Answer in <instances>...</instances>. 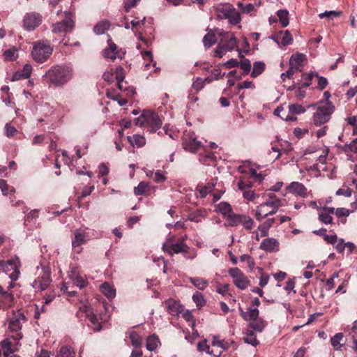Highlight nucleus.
Listing matches in <instances>:
<instances>
[{"instance_id": "obj_1", "label": "nucleus", "mask_w": 357, "mask_h": 357, "mask_svg": "<svg viewBox=\"0 0 357 357\" xmlns=\"http://www.w3.org/2000/svg\"><path fill=\"white\" fill-rule=\"evenodd\" d=\"M72 70L66 66L56 65L43 76V81L54 86H61L72 78Z\"/></svg>"}, {"instance_id": "obj_2", "label": "nucleus", "mask_w": 357, "mask_h": 357, "mask_svg": "<svg viewBox=\"0 0 357 357\" xmlns=\"http://www.w3.org/2000/svg\"><path fill=\"white\" fill-rule=\"evenodd\" d=\"M215 31L220 37V41L214 52L215 56L221 58L226 52H231L237 47V39L232 32L219 29Z\"/></svg>"}, {"instance_id": "obj_3", "label": "nucleus", "mask_w": 357, "mask_h": 357, "mask_svg": "<svg viewBox=\"0 0 357 357\" xmlns=\"http://www.w3.org/2000/svg\"><path fill=\"white\" fill-rule=\"evenodd\" d=\"M335 111V106L331 101L319 102L316 112L314 113L312 120L317 126H320L331 118V114Z\"/></svg>"}, {"instance_id": "obj_4", "label": "nucleus", "mask_w": 357, "mask_h": 357, "mask_svg": "<svg viewBox=\"0 0 357 357\" xmlns=\"http://www.w3.org/2000/svg\"><path fill=\"white\" fill-rule=\"evenodd\" d=\"M240 312L241 317L250 321L248 326L255 331L261 333L266 326V321L259 317V311L257 308H249L247 312L240 308Z\"/></svg>"}, {"instance_id": "obj_5", "label": "nucleus", "mask_w": 357, "mask_h": 357, "mask_svg": "<svg viewBox=\"0 0 357 357\" xmlns=\"http://www.w3.org/2000/svg\"><path fill=\"white\" fill-rule=\"evenodd\" d=\"M21 266L20 258L16 255L10 260H0V268L13 281H16L19 278Z\"/></svg>"}, {"instance_id": "obj_6", "label": "nucleus", "mask_w": 357, "mask_h": 357, "mask_svg": "<svg viewBox=\"0 0 357 357\" xmlns=\"http://www.w3.org/2000/svg\"><path fill=\"white\" fill-rule=\"evenodd\" d=\"M305 59V55L301 53L292 54L289 59V68L285 73H282V79H284V77L291 79L294 73L302 71Z\"/></svg>"}, {"instance_id": "obj_7", "label": "nucleus", "mask_w": 357, "mask_h": 357, "mask_svg": "<svg viewBox=\"0 0 357 357\" xmlns=\"http://www.w3.org/2000/svg\"><path fill=\"white\" fill-rule=\"evenodd\" d=\"M52 51L53 49L49 43L39 41L34 45L31 52V55L36 61L38 63H43L52 54Z\"/></svg>"}, {"instance_id": "obj_8", "label": "nucleus", "mask_w": 357, "mask_h": 357, "mask_svg": "<svg viewBox=\"0 0 357 357\" xmlns=\"http://www.w3.org/2000/svg\"><path fill=\"white\" fill-rule=\"evenodd\" d=\"M26 320V317L22 310H17L13 312V317L9 322L8 328L10 331L17 333L15 337V340H21L22 338L23 335L22 333H20V331L22 324L24 323Z\"/></svg>"}, {"instance_id": "obj_9", "label": "nucleus", "mask_w": 357, "mask_h": 357, "mask_svg": "<svg viewBox=\"0 0 357 357\" xmlns=\"http://www.w3.org/2000/svg\"><path fill=\"white\" fill-rule=\"evenodd\" d=\"M189 249V247L183 242H178L176 243H165L162 245L163 251L167 252L171 256L174 254L183 253L185 255L186 258L194 259L196 257V254L187 255Z\"/></svg>"}, {"instance_id": "obj_10", "label": "nucleus", "mask_w": 357, "mask_h": 357, "mask_svg": "<svg viewBox=\"0 0 357 357\" xmlns=\"http://www.w3.org/2000/svg\"><path fill=\"white\" fill-rule=\"evenodd\" d=\"M75 25L74 16L69 13H65V17L61 22L52 24V32L61 33L70 31Z\"/></svg>"}, {"instance_id": "obj_11", "label": "nucleus", "mask_w": 357, "mask_h": 357, "mask_svg": "<svg viewBox=\"0 0 357 357\" xmlns=\"http://www.w3.org/2000/svg\"><path fill=\"white\" fill-rule=\"evenodd\" d=\"M228 273L232 278L234 284L238 289L244 290L250 285V280L238 268H229Z\"/></svg>"}, {"instance_id": "obj_12", "label": "nucleus", "mask_w": 357, "mask_h": 357, "mask_svg": "<svg viewBox=\"0 0 357 357\" xmlns=\"http://www.w3.org/2000/svg\"><path fill=\"white\" fill-rule=\"evenodd\" d=\"M42 22V17L37 13H26L23 19V26L28 31L34 30Z\"/></svg>"}, {"instance_id": "obj_13", "label": "nucleus", "mask_w": 357, "mask_h": 357, "mask_svg": "<svg viewBox=\"0 0 357 357\" xmlns=\"http://www.w3.org/2000/svg\"><path fill=\"white\" fill-rule=\"evenodd\" d=\"M74 238L72 240V246L75 252L79 253L82 250L81 245L89 241L90 237L86 230L77 229L75 231Z\"/></svg>"}, {"instance_id": "obj_14", "label": "nucleus", "mask_w": 357, "mask_h": 357, "mask_svg": "<svg viewBox=\"0 0 357 357\" xmlns=\"http://www.w3.org/2000/svg\"><path fill=\"white\" fill-rule=\"evenodd\" d=\"M52 282L51 271L49 267L43 268V273L35 280L34 287L41 291L45 290Z\"/></svg>"}, {"instance_id": "obj_15", "label": "nucleus", "mask_w": 357, "mask_h": 357, "mask_svg": "<svg viewBox=\"0 0 357 357\" xmlns=\"http://www.w3.org/2000/svg\"><path fill=\"white\" fill-rule=\"evenodd\" d=\"M146 128H150L152 132H156L162 125V121L158 114L148 110V118L146 120Z\"/></svg>"}, {"instance_id": "obj_16", "label": "nucleus", "mask_w": 357, "mask_h": 357, "mask_svg": "<svg viewBox=\"0 0 357 357\" xmlns=\"http://www.w3.org/2000/svg\"><path fill=\"white\" fill-rule=\"evenodd\" d=\"M273 40L278 45L286 46L291 44L293 41L292 36L289 31H279L272 36Z\"/></svg>"}, {"instance_id": "obj_17", "label": "nucleus", "mask_w": 357, "mask_h": 357, "mask_svg": "<svg viewBox=\"0 0 357 357\" xmlns=\"http://www.w3.org/2000/svg\"><path fill=\"white\" fill-rule=\"evenodd\" d=\"M182 144L185 150L195 153L199 149L201 142L192 136H190L183 137Z\"/></svg>"}, {"instance_id": "obj_18", "label": "nucleus", "mask_w": 357, "mask_h": 357, "mask_svg": "<svg viewBox=\"0 0 357 357\" xmlns=\"http://www.w3.org/2000/svg\"><path fill=\"white\" fill-rule=\"evenodd\" d=\"M287 190L289 192L305 197L307 195V188L305 185L299 182H292L287 187Z\"/></svg>"}, {"instance_id": "obj_19", "label": "nucleus", "mask_w": 357, "mask_h": 357, "mask_svg": "<svg viewBox=\"0 0 357 357\" xmlns=\"http://www.w3.org/2000/svg\"><path fill=\"white\" fill-rule=\"evenodd\" d=\"M165 305L167 312L172 316H178L183 311V306L175 300L168 299Z\"/></svg>"}, {"instance_id": "obj_20", "label": "nucleus", "mask_w": 357, "mask_h": 357, "mask_svg": "<svg viewBox=\"0 0 357 357\" xmlns=\"http://www.w3.org/2000/svg\"><path fill=\"white\" fill-rule=\"evenodd\" d=\"M259 248L268 252H273L279 250V242L273 238H268L264 239Z\"/></svg>"}, {"instance_id": "obj_21", "label": "nucleus", "mask_w": 357, "mask_h": 357, "mask_svg": "<svg viewBox=\"0 0 357 357\" xmlns=\"http://www.w3.org/2000/svg\"><path fill=\"white\" fill-rule=\"evenodd\" d=\"M233 9L234 6L230 3H224L218 5L215 10L219 19H227Z\"/></svg>"}, {"instance_id": "obj_22", "label": "nucleus", "mask_w": 357, "mask_h": 357, "mask_svg": "<svg viewBox=\"0 0 357 357\" xmlns=\"http://www.w3.org/2000/svg\"><path fill=\"white\" fill-rule=\"evenodd\" d=\"M32 71V66L29 63L24 66L22 70H18L15 73L13 77V80H19L20 79H27L31 75Z\"/></svg>"}, {"instance_id": "obj_23", "label": "nucleus", "mask_w": 357, "mask_h": 357, "mask_svg": "<svg viewBox=\"0 0 357 357\" xmlns=\"http://www.w3.org/2000/svg\"><path fill=\"white\" fill-rule=\"evenodd\" d=\"M134 193L135 195H149L151 194L150 185L144 181L140 182L137 187L134 188Z\"/></svg>"}, {"instance_id": "obj_24", "label": "nucleus", "mask_w": 357, "mask_h": 357, "mask_svg": "<svg viewBox=\"0 0 357 357\" xmlns=\"http://www.w3.org/2000/svg\"><path fill=\"white\" fill-rule=\"evenodd\" d=\"M215 211L221 213L223 218H225L233 211V209L229 203L222 202L215 206Z\"/></svg>"}, {"instance_id": "obj_25", "label": "nucleus", "mask_w": 357, "mask_h": 357, "mask_svg": "<svg viewBox=\"0 0 357 357\" xmlns=\"http://www.w3.org/2000/svg\"><path fill=\"white\" fill-rule=\"evenodd\" d=\"M118 54L117 47L112 42L109 43V47L104 50L103 56L107 59L114 60Z\"/></svg>"}, {"instance_id": "obj_26", "label": "nucleus", "mask_w": 357, "mask_h": 357, "mask_svg": "<svg viewBox=\"0 0 357 357\" xmlns=\"http://www.w3.org/2000/svg\"><path fill=\"white\" fill-rule=\"evenodd\" d=\"M243 215L236 214L232 211L229 214L225 219L227 221V224L229 227H235L238 225L242 221Z\"/></svg>"}, {"instance_id": "obj_27", "label": "nucleus", "mask_w": 357, "mask_h": 357, "mask_svg": "<svg viewBox=\"0 0 357 357\" xmlns=\"http://www.w3.org/2000/svg\"><path fill=\"white\" fill-rule=\"evenodd\" d=\"M274 222L275 218H269L258 227V230L260 231V235L261 237H264L268 235V230Z\"/></svg>"}, {"instance_id": "obj_28", "label": "nucleus", "mask_w": 357, "mask_h": 357, "mask_svg": "<svg viewBox=\"0 0 357 357\" xmlns=\"http://www.w3.org/2000/svg\"><path fill=\"white\" fill-rule=\"evenodd\" d=\"M215 34L213 31H209L203 38V43L206 48H209L216 43L217 39Z\"/></svg>"}, {"instance_id": "obj_29", "label": "nucleus", "mask_w": 357, "mask_h": 357, "mask_svg": "<svg viewBox=\"0 0 357 357\" xmlns=\"http://www.w3.org/2000/svg\"><path fill=\"white\" fill-rule=\"evenodd\" d=\"M128 140L132 146H137V147H142L146 144V139L144 137L139 135L128 136Z\"/></svg>"}, {"instance_id": "obj_30", "label": "nucleus", "mask_w": 357, "mask_h": 357, "mask_svg": "<svg viewBox=\"0 0 357 357\" xmlns=\"http://www.w3.org/2000/svg\"><path fill=\"white\" fill-rule=\"evenodd\" d=\"M0 298L2 302L8 307H11L14 303V295L12 291L2 290V293L0 294Z\"/></svg>"}, {"instance_id": "obj_31", "label": "nucleus", "mask_w": 357, "mask_h": 357, "mask_svg": "<svg viewBox=\"0 0 357 357\" xmlns=\"http://www.w3.org/2000/svg\"><path fill=\"white\" fill-rule=\"evenodd\" d=\"M274 114L276 116H278L282 119H284L286 121H294L296 120V117L289 114V112H287L282 107H277V109H275L274 111Z\"/></svg>"}, {"instance_id": "obj_32", "label": "nucleus", "mask_w": 357, "mask_h": 357, "mask_svg": "<svg viewBox=\"0 0 357 357\" xmlns=\"http://www.w3.org/2000/svg\"><path fill=\"white\" fill-rule=\"evenodd\" d=\"M102 293L108 298H112L116 295V291L109 283L105 282L100 286Z\"/></svg>"}, {"instance_id": "obj_33", "label": "nucleus", "mask_w": 357, "mask_h": 357, "mask_svg": "<svg viewBox=\"0 0 357 357\" xmlns=\"http://www.w3.org/2000/svg\"><path fill=\"white\" fill-rule=\"evenodd\" d=\"M189 281L197 289L204 290L208 286V282L202 278H189Z\"/></svg>"}, {"instance_id": "obj_34", "label": "nucleus", "mask_w": 357, "mask_h": 357, "mask_svg": "<svg viewBox=\"0 0 357 357\" xmlns=\"http://www.w3.org/2000/svg\"><path fill=\"white\" fill-rule=\"evenodd\" d=\"M215 183L212 181L211 183H208L206 185L202 187L199 190V197L202 198H204L208 194H212L214 190Z\"/></svg>"}, {"instance_id": "obj_35", "label": "nucleus", "mask_w": 357, "mask_h": 357, "mask_svg": "<svg viewBox=\"0 0 357 357\" xmlns=\"http://www.w3.org/2000/svg\"><path fill=\"white\" fill-rule=\"evenodd\" d=\"M56 357H75V351L68 346H63L60 348Z\"/></svg>"}, {"instance_id": "obj_36", "label": "nucleus", "mask_w": 357, "mask_h": 357, "mask_svg": "<svg viewBox=\"0 0 357 357\" xmlns=\"http://www.w3.org/2000/svg\"><path fill=\"white\" fill-rule=\"evenodd\" d=\"M129 338L134 347L139 348L142 347V338L136 331H131L129 334Z\"/></svg>"}, {"instance_id": "obj_37", "label": "nucleus", "mask_w": 357, "mask_h": 357, "mask_svg": "<svg viewBox=\"0 0 357 357\" xmlns=\"http://www.w3.org/2000/svg\"><path fill=\"white\" fill-rule=\"evenodd\" d=\"M265 70V64L263 62L257 61L254 63L253 70L251 73L252 77H257L261 75Z\"/></svg>"}, {"instance_id": "obj_38", "label": "nucleus", "mask_w": 357, "mask_h": 357, "mask_svg": "<svg viewBox=\"0 0 357 357\" xmlns=\"http://www.w3.org/2000/svg\"><path fill=\"white\" fill-rule=\"evenodd\" d=\"M277 15L282 26L286 27L289 24V12L287 10H279Z\"/></svg>"}, {"instance_id": "obj_39", "label": "nucleus", "mask_w": 357, "mask_h": 357, "mask_svg": "<svg viewBox=\"0 0 357 357\" xmlns=\"http://www.w3.org/2000/svg\"><path fill=\"white\" fill-rule=\"evenodd\" d=\"M110 26V23L108 21H101L94 26V32L97 34L104 33L105 31L108 30Z\"/></svg>"}, {"instance_id": "obj_40", "label": "nucleus", "mask_w": 357, "mask_h": 357, "mask_svg": "<svg viewBox=\"0 0 357 357\" xmlns=\"http://www.w3.org/2000/svg\"><path fill=\"white\" fill-rule=\"evenodd\" d=\"M158 338L155 335H150L146 339V347L149 351H154L158 347Z\"/></svg>"}, {"instance_id": "obj_41", "label": "nucleus", "mask_w": 357, "mask_h": 357, "mask_svg": "<svg viewBox=\"0 0 357 357\" xmlns=\"http://www.w3.org/2000/svg\"><path fill=\"white\" fill-rule=\"evenodd\" d=\"M17 50L15 47H12L3 52V56L5 60L12 61L17 58Z\"/></svg>"}, {"instance_id": "obj_42", "label": "nucleus", "mask_w": 357, "mask_h": 357, "mask_svg": "<svg viewBox=\"0 0 357 357\" xmlns=\"http://www.w3.org/2000/svg\"><path fill=\"white\" fill-rule=\"evenodd\" d=\"M212 79H211L210 77H206L204 80H203L200 77H197L192 84V88L196 91H199L204 88L205 82L210 83Z\"/></svg>"}, {"instance_id": "obj_43", "label": "nucleus", "mask_w": 357, "mask_h": 357, "mask_svg": "<svg viewBox=\"0 0 357 357\" xmlns=\"http://www.w3.org/2000/svg\"><path fill=\"white\" fill-rule=\"evenodd\" d=\"M305 112V109L299 104H291L289 105V113L291 116L301 114Z\"/></svg>"}, {"instance_id": "obj_44", "label": "nucleus", "mask_w": 357, "mask_h": 357, "mask_svg": "<svg viewBox=\"0 0 357 357\" xmlns=\"http://www.w3.org/2000/svg\"><path fill=\"white\" fill-rule=\"evenodd\" d=\"M148 118V110H144L141 114V115L135 119V123L136 126H140V127H145L146 128V120Z\"/></svg>"}, {"instance_id": "obj_45", "label": "nucleus", "mask_w": 357, "mask_h": 357, "mask_svg": "<svg viewBox=\"0 0 357 357\" xmlns=\"http://www.w3.org/2000/svg\"><path fill=\"white\" fill-rule=\"evenodd\" d=\"M241 220L242 221H241L240 224H241L246 230H251L253 228L255 222L250 216L243 215Z\"/></svg>"}, {"instance_id": "obj_46", "label": "nucleus", "mask_w": 357, "mask_h": 357, "mask_svg": "<svg viewBox=\"0 0 357 357\" xmlns=\"http://www.w3.org/2000/svg\"><path fill=\"white\" fill-rule=\"evenodd\" d=\"M89 320L91 323V328L93 331L98 332L100 331L102 328V324L100 322H99L98 318L95 314H91L89 316Z\"/></svg>"}, {"instance_id": "obj_47", "label": "nucleus", "mask_w": 357, "mask_h": 357, "mask_svg": "<svg viewBox=\"0 0 357 357\" xmlns=\"http://www.w3.org/2000/svg\"><path fill=\"white\" fill-rule=\"evenodd\" d=\"M192 300L195 303L197 307L201 308L206 304V301L202 294L197 291L192 296Z\"/></svg>"}, {"instance_id": "obj_48", "label": "nucleus", "mask_w": 357, "mask_h": 357, "mask_svg": "<svg viewBox=\"0 0 357 357\" xmlns=\"http://www.w3.org/2000/svg\"><path fill=\"white\" fill-rule=\"evenodd\" d=\"M343 339V334L341 333H338L335 334L331 340V344L335 349H339L342 346V344L340 343V342Z\"/></svg>"}, {"instance_id": "obj_49", "label": "nucleus", "mask_w": 357, "mask_h": 357, "mask_svg": "<svg viewBox=\"0 0 357 357\" xmlns=\"http://www.w3.org/2000/svg\"><path fill=\"white\" fill-rule=\"evenodd\" d=\"M259 206H264V210L266 207L274 208L275 209L276 208H280L282 206L281 199H266V202L261 204Z\"/></svg>"}, {"instance_id": "obj_50", "label": "nucleus", "mask_w": 357, "mask_h": 357, "mask_svg": "<svg viewBox=\"0 0 357 357\" xmlns=\"http://www.w3.org/2000/svg\"><path fill=\"white\" fill-rule=\"evenodd\" d=\"M315 73L314 72H311L309 73H303L302 75V79L304 80V82L301 84L302 87H308L312 84V80L315 77Z\"/></svg>"}, {"instance_id": "obj_51", "label": "nucleus", "mask_w": 357, "mask_h": 357, "mask_svg": "<svg viewBox=\"0 0 357 357\" xmlns=\"http://www.w3.org/2000/svg\"><path fill=\"white\" fill-rule=\"evenodd\" d=\"M238 66L243 70V75H248L250 73L251 69V63L248 59L243 58V59H241Z\"/></svg>"}, {"instance_id": "obj_52", "label": "nucleus", "mask_w": 357, "mask_h": 357, "mask_svg": "<svg viewBox=\"0 0 357 357\" xmlns=\"http://www.w3.org/2000/svg\"><path fill=\"white\" fill-rule=\"evenodd\" d=\"M319 220L326 225L331 224L333 222V217L323 209H321L319 213Z\"/></svg>"}, {"instance_id": "obj_53", "label": "nucleus", "mask_w": 357, "mask_h": 357, "mask_svg": "<svg viewBox=\"0 0 357 357\" xmlns=\"http://www.w3.org/2000/svg\"><path fill=\"white\" fill-rule=\"evenodd\" d=\"M229 21V22L233 24L236 25L241 21V17L239 13L234 8L232 10V12L230 13V16L227 18Z\"/></svg>"}, {"instance_id": "obj_54", "label": "nucleus", "mask_w": 357, "mask_h": 357, "mask_svg": "<svg viewBox=\"0 0 357 357\" xmlns=\"http://www.w3.org/2000/svg\"><path fill=\"white\" fill-rule=\"evenodd\" d=\"M252 186V182L250 181H248V180L241 179L238 182V188L242 192H244V190H247L251 188Z\"/></svg>"}, {"instance_id": "obj_55", "label": "nucleus", "mask_w": 357, "mask_h": 357, "mask_svg": "<svg viewBox=\"0 0 357 357\" xmlns=\"http://www.w3.org/2000/svg\"><path fill=\"white\" fill-rule=\"evenodd\" d=\"M268 215L267 211L264 209V206H258L255 213V218L258 221H261L262 219L267 217Z\"/></svg>"}, {"instance_id": "obj_56", "label": "nucleus", "mask_w": 357, "mask_h": 357, "mask_svg": "<svg viewBox=\"0 0 357 357\" xmlns=\"http://www.w3.org/2000/svg\"><path fill=\"white\" fill-rule=\"evenodd\" d=\"M240 260L243 262L245 261L248 264V266L250 269H253L255 265L254 259L248 255H243L240 257Z\"/></svg>"}, {"instance_id": "obj_57", "label": "nucleus", "mask_w": 357, "mask_h": 357, "mask_svg": "<svg viewBox=\"0 0 357 357\" xmlns=\"http://www.w3.org/2000/svg\"><path fill=\"white\" fill-rule=\"evenodd\" d=\"M114 76L117 82H123L125 78V73L124 69L121 66H119L115 69V71L114 73Z\"/></svg>"}, {"instance_id": "obj_58", "label": "nucleus", "mask_w": 357, "mask_h": 357, "mask_svg": "<svg viewBox=\"0 0 357 357\" xmlns=\"http://www.w3.org/2000/svg\"><path fill=\"white\" fill-rule=\"evenodd\" d=\"M214 159V155L211 152L205 151V154L199 155V161L204 164L207 163L208 162L213 161Z\"/></svg>"}, {"instance_id": "obj_59", "label": "nucleus", "mask_w": 357, "mask_h": 357, "mask_svg": "<svg viewBox=\"0 0 357 357\" xmlns=\"http://www.w3.org/2000/svg\"><path fill=\"white\" fill-rule=\"evenodd\" d=\"M315 77L318 78V89L324 90L328 84L327 79L324 77L319 76L317 73H315Z\"/></svg>"}, {"instance_id": "obj_60", "label": "nucleus", "mask_w": 357, "mask_h": 357, "mask_svg": "<svg viewBox=\"0 0 357 357\" xmlns=\"http://www.w3.org/2000/svg\"><path fill=\"white\" fill-rule=\"evenodd\" d=\"M243 197L249 201H253L258 195L251 188L243 192Z\"/></svg>"}, {"instance_id": "obj_61", "label": "nucleus", "mask_w": 357, "mask_h": 357, "mask_svg": "<svg viewBox=\"0 0 357 357\" xmlns=\"http://www.w3.org/2000/svg\"><path fill=\"white\" fill-rule=\"evenodd\" d=\"M244 342L256 347L259 344V340L257 339L256 335L255 336H244L243 337Z\"/></svg>"}, {"instance_id": "obj_62", "label": "nucleus", "mask_w": 357, "mask_h": 357, "mask_svg": "<svg viewBox=\"0 0 357 357\" xmlns=\"http://www.w3.org/2000/svg\"><path fill=\"white\" fill-rule=\"evenodd\" d=\"M202 215L201 211H196L189 214L188 220L191 222H199L201 221Z\"/></svg>"}, {"instance_id": "obj_63", "label": "nucleus", "mask_w": 357, "mask_h": 357, "mask_svg": "<svg viewBox=\"0 0 357 357\" xmlns=\"http://www.w3.org/2000/svg\"><path fill=\"white\" fill-rule=\"evenodd\" d=\"M197 349L199 351H206L208 354H212V351L209 349V346L207 344L206 340L199 342L197 344Z\"/></svg>"}, {"instance_id": "obj_64", "label": "nucleus", "mask_w": 357, "mask_h": 357, "mask_svg": "<svg viewBox=\"0 0 357 357\" xmlns=\"http://www.w3.org/2000/svg\"><path fill=\"white\" fill-rule=\"evenodd\" d=\"M140 1L141 0H125L124 8L126 12H128L132 8L135 7Z\"/></svg>"}]
</instances>
